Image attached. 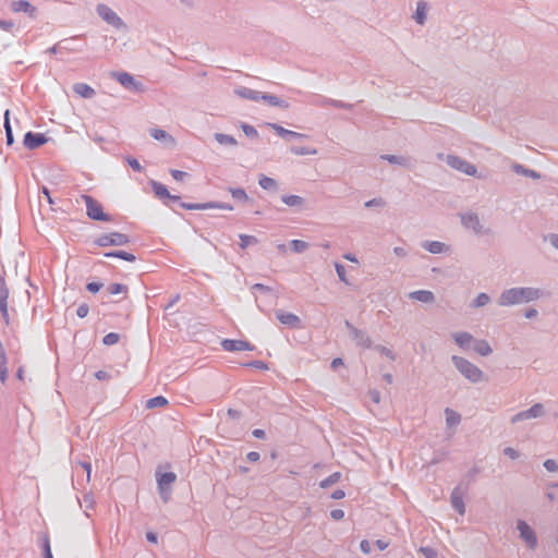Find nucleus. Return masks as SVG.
I'll return each instance as SVG.
<instances>
[{
	"label": "nucleus",
	"instance_id": "1",
	"mask_svg": "<svg viewBox=\"0 0 558 558\" xmlns=\"http://www.w3.org/2000/svg\"><path fill=\"white\" fill-rule=\"evenodd\" d=\"M538 298V291L532 288H514L505 291L500 299L499 304L502 306H509L529 302Z\"/></svg>",
	"mask_w": 558,
	"mask_h": 558
},
{
	"label": "nucleus",
	"instance_id": "2",
	"mask_svg": "<svg viewBox=\"0 0 558 558\" xmlns=\"http://www.w3.org/2000/svg\"><path fill=\"white\" fill-rule=\"evenodd\" d=\"M82 199L85 202L88 218L98 221L111 220L110 216L102 210V206L98 201L89 195H82Z\"/></svg>",
	"mask_w": 558,
	"mask_h": 558
},
{
	"label": "nucleus",
	"instance_id": "3",
	"mask_svg": "<svg viewBox=\"0 0 558 558\" xmlns=\"http://www.w3.org/2000/svg\"><path fill=\"white\" fill-rule=\"evenodd\" d=\"M453 362L457 368L470 380L476 383L482 379V371L469 361L462 357L453 356Z\"/></svg>",
	"mask_w": 558,
	"mask_h": 558
},
{
	"label": "nucleus",
	"instance_id": "4",
	"mask_svg": "<svg viewBox=\"0 0 558 558\" xmlns=\"http://www.w3.org/2000/svg\"><path fill=\"white\" fill-rule=\"evenodd\" d=\"M96 243L99 246L124 245L129 243V238L126 234L120 232H111L100 235L96 240Z\"/></svg>",
	"mask_w": 558,
	"mask_h": 558
},
{
	"label": "nucleus",
	"instance_id": "5",
	"mask_svg": "<svg viewBox=\"0 0 558 558\" xmlns=\"http://www.w3.org/2000/svg\"><path fill=\"white\" fill-rule=\"evenodd\" d=\"M447 161L453 169H457L468 175L476 174V168L473 165L457 156H448Z\"/></svg>",
	"mask_w": 558,
	"mask_h": 558
},
{
	"label": "nucleus",
	"instance_id": "6",
	"mask_svg": "<svg viewBox=\"0 0 558 558\" xmlns=\"http://www.w3.org/2000/svg\"><path fill=\"white\" fill-rule=\"evenodd\" d=\"M97 12L109 24H111V25H113L116 27L123 26L122 20L109 7L104 5V4L98 5Z\"/></svg>",
	"mask_w": 558,
	"mask_h": 558
},
{
	"label": "nucleus",
	"instance_id": "7",
	"mask_svg": "<svg viewBox=\"0 0 558 558\" xmlns=\"http://www.w3.org/2000/svg\"><path fill=\"white\" fill-rule=\"evenodd\" d=\"M221 347L223 350L228 352H234V351H252L253 345L244 340H232V339H225L221 342Z\"/></svg>",
	"mask_w": 558,
	"mask_h": 558
},
{
	"label": "nucleus",
	"instance_id": "8",
	"mask_svg": "<svg viewBox=\"0 0 558 558\" xmlns=\"http://www.w3.org/2000/svg\"><path fill=\"white\" fill-rule=\"evenodd\" d=\"M48 138L41 133L27 132L24 136L23 144L28 149H35L46 144Z\"/></svg>",
	"mask_w": 558,
	"mask_h": 558
},
{
	"label": "nucleus",
	"instance_id": "9",
	"mask_svg": "<svg viewBox=\"0 0 558 558\" xmlns=\"http://www.w3.org/2000/svg\"><path fill=\"white\" fill-rule=\"evenodd\" d=\"M177 480V475L172 472L160 474L157 478L158 487L161 494V497L165 501L169 499V492H166V487L173 484Z\"/></svg>",
	"mask_w": 558,
	"mask_h": 558
},
{
	"label": "nucleus",
	"instance_id": "10",
	"mask_svg": "<svg viewBox=\"0 0 558 558\" xmlns=\"http://www.w3.org/2000/svg\"><path fill=\"white\" fill-rule=\"evenodd\" d=\"M518 530L520 531V536L525 541V543L531 547H535L536 537L532 529L524 522L519 521Z\"/></svg>",
	"mask_w": 558,
	"mask_h": 558
},
{
	"label": "nucleus",
	"instance_id": "11",
	"mask_svg": "<svg viewBox=\"0 0 558 558\" xmlns=\"http://www.w3.org/2000/svg\"><path fill=\"white\" fill-rule=\"evenodd\" d=\"M182 207L183 208H186V209H209V208H218V209H222V210H233V206H231L230 204H226V203H205V204H186V203H183L182 204Z\"/></svg>",
	"mask_w": 558,
	"mask_h": 558
},
{
	"label": "nucleus",
	"instance_id": "12",
	"mask_svg": "<svg viewBox=\"0 0 558 558\" xmlns=\"http://www.w3.org/2000/svg\"><path fill=\"white\" fill-rule=\"evenodd\" d=\"M542 413H543V405L539 403H536L529 410L520 412L515 416H513L512 423H515L519 420H529L532 417H537V416L542 415Z\"/></svg>",
	"mask_w": 558,
	"mask_h": 558
},
{
	"label": "nucleus",
	"instance_id": "13",
	"mask_svg": "<svg viewBox=\"0 0 558 558\" xmlns=\"http://www.w3.org/2000/svg\"><path fill=\"white\" fill-rule=\"evenodd\" d=\"M11 9L15 13L25 12L32 17L36 14V8L25 0L13 1Z\"/></svg>",
	"mask_w": 558,
	"mask_h": 558
},
{
	"label": "nucleus",
	"instance_id": "14",
	"mask_svg": "<svg viewBox=\"0 0 558 558\" xmlns=\"http://www.w3.org/2000/svg\"><path fill=\"white\" fill-rule=\"evenodd\" d=\"M150 184H151V187H153V191H154L155 195L158 198H160V199H175V201L179 199V196L171 195L163 184H161L159 182H156V181H153Z\"/></svg>",
	"mask_w": 558,
	"mask_h": 558
},
{
	"label": "nucleus",
	"instance_id": "15",
	"mask_svg": "<svg viewBox=\"0 0 558 558\" xmlns=\"http://www.w3.org/2000/svg\"><path fill=\"white\" fill-rule=\"evenodd\" d=\"M277 318L280 320L281 324L283 325H289V326H292V327H298L300 326V318L292 314V313H287V312H277Z\"/></svg>",
	"mask_w": 558,
	"mask_h": 558
},
{
	"label": "nucleus",
	"instance_id": "16",
	"mask_svg": "<svg viewBox=\"0 0 558 558\" xmlns=\"http://www.w3.org/2000/svg\"><path fill=\"white\" fill-rule=\"evenodd\" d=\"M73 90L82 98H92L95 95L93 87L85 83H76L73 85Z\"/></svg>",
	"mask_w": 558,
	"mask_h": 558
},
{
	"label": "nucleus",
	"instance_id": "17",
	"mask_svg": "<svg viewBox=\"0 0 558 558\" xmlns=\"http://www.w3.org/2000/svg\"><path fill=\"white\" fill-rule=\"evenodd\" d=\"M462 223L465 228L472 229L475 232L481 231L480 221H478V218L476 215L469 214V215L462 216Z\"/></svg>",
	"mask_w": 558,
	"mask_h": 558
},
{
	"label": "nucleus",
	"instance_id": "18",
	"mask_svg": "<svg viewBox=\"0 0 558 558\" xmlns=\"http://www.w3.org/2000/svg\"><path fill=\"white\" fill-rule=\"evenodd\" d=\"M8 299H9V290L4 286H2L0 288V311L5 320H8V318H9Z\"/></svg>",
	"mask_w": 558,
	"mask_h": 558
},
{
	"label": "nucleus",
	"instance_id": "19",
	"mask_svg": "<svg viewBox=\"0 0 558 558\" xmlns=\"http://www.w3.org/2000/svg\"><path fill=\"white\" fill-rule=\"evenodd\" d=\"M410 298L423 303H429L434 300L433 293L426 290L414 291L410 293Z\"/></svg>",
	"mask_w": 558,
	"mask_h": 558
},
{
	"label": "nucleus",
	"instance_id": "20",
	"mask_svg": "<svg viewBox=\"0 0 558 558\" xmlns=\"http://www.w3.org/2000/svg\"><path fill=\"white\" fill-rule=\"evenodd\" d=\"M235 93L242 97V98H247V99H251V100H259L260 99V93L256 92V90H253V89H248V88H240V89H236Z\"/></svg>",
	"mask_w": 558,
	"mask_h": 558
},
{
	"label": "nucleus",
	"instance_id": "21",
	"mask_svg": "<svg viewBox=\"0 0 558 558\" xmlns=\"http://www.w3.org/2000/svg\"><path fill=\"white\" fill-rule=\"evenodd\" d=\"M474 350H475V352H477L480 355H483V356H486V355L490 354V352H492V348H490L489 343L485 340L477 341L474 344Z\"/></svg>",
	"mask_w": 558,
	"mask_h": 558
},
{
	"label": "nucleus",
	"instance_id": "22",
	"mask_svg": "<svg viewBox=\"0 0 558 558\" xmlns=\"http://www.w3.org/2000/svg\"><path fill=\"white\" fill-rule=\"evenodd\" d=\"M268 125L272 130H275L277 132V134L280 135V136H286V135H291V136H294V137H303L304 136L303 134H300V133L287 130V129L278 125V124L269 123Z\"/></svg>",
	"mask_w": 558,
	"mask_h": 558
},
{
	"label": "nucleus",
	"instance_id": "23",
	"mask_svg": "<svg viewBox=\"0 0 558 558\" xmlns=\"http://www.w3.org/2000/svg\"><path fill=\"white\" fill-rule=\"evenodd\" d=\"M168 404V400L162 397V396H158V397H155V398H151L149 400H147L146 402V407L148 409H154V408H158V407H166Z\"/></svg>",
	"mask_w": 558,
	"mask_h": 558
},
{
	"label": "nucleus",
	"instance_id": "24",
	"mask_svg": "<svg viewBox=\"0 0 558 558\" xmlns=\"http://www.w3.org/2000/svg\"><path fill=\"white\" fill-rule=\"evenodd\" d=\"M426 11H427V5L425 2H418L417 3V8H416V12H415V20L418 24H423L424 21H425V17H426Z\"/></svg>",
	"mask_w": 558,
	"mask_h": 558
},
{
	"label": "nucleus",
	"instance_id": "25",
	"mask_svg": "<svg viewBox=\"0 0 558 558\" xmlns=\"http://www.w3.org/2000/svg\"><path fill=\"white\" fill-rule=\"evenodd\" d=\"M260 99L265 100L266 102H268L269 105L271 106H276V107H282V108H287L288 105L284 104L282 100H280L278 97L276 96H272V95H266V94H262L260 95Z\"/></svg>",
	"mask_w": 558,
	"mask_h": 558
},
{
	"label": "nucleus",
	"instance_id": "26",
	"mask_svg": "<svg viewBox=\"0 0 558 558\" xmlns=\"http://www.w3.org/2000/svg\"><path fill=\"white\" fill-rule=\"evenodd\" d=\"M105 256H107V257H119V258L124 259L126 262H134L135 260V256L133 254L124 252V251L106 253Z\"/></svg>",
	"mask_w": 558,
	"mask_h": 558
},
{
	"label": "nucleus",
	"instance_id": "27",
	"mask_svg": "<svg viewBox=\"0 0 558 558\" xmlns=\"http://www.w3.org/2000/svg\"><path fill=\"white\" fill-rule=\"evenodd\" d=\"M454 340L459 347L464 348L471 342L472 336L468 332H460L454 335Z\"/></svg>",
	"mask_w": 558,
	"mask_h": 558
},
{
	"label": "nucleus",
	"instance_id": "28",
	"mask_svg": "<svg viewBox=\"0 0 558 558\" xmlns=\"http://www.w3.org/2000/svg\"><path fill=\"white\" fill-rule=\"evenodd\" d=\"M340 478H341V473L340 472H335V473H332L331 475H329L328 477H326L325 480H323L320 482V487L327 488L330 485L336 484L337 482H339Z\"/></svg>",
	"mask_w": 558,
	"mask_h": 558
},
{
	"label": "nucleus",
	"instance_id": "29",
	"mask_svg": "<svg viewBox=\"0 0 558 558\" xmlns=\"http://www.w3.org/2000/svg\"><path fill=\"white\" fill-rule=\"evenodd\" d=\"M282 202L288 206H300L303 204V198L298 195L282 196Z\"/></svg>",
	"mask_w": 558,
	"mask_h": 558
},
{
	"label": "nucleus",
	"instance_id": "30",
	"mask_svg": "<svg viewBox=\"0 0 558 558\" xmlns=\"http://www.w3.org/2000/svg\"><path fill=\"white\" fill-rule=\"evenodd\" d=\"M9 113H10L9 110H7L4 113V128H5V133H7V143H8V145H12L13 144V134H12V129H11L10 121H9Z\"/></svg>",
	"mask_w": 558,
	"mask_h": 558
},
{
	"label": "nucleus",
	"instance_id": "31",
	"mask_svg": "<svg viewBox=\"0 0 558 558\" xmlns=\"http://www.w3.org/2000/svg\"><path fill=\"white\" fill-rule=\"evenodd\" d=\"M116 77L123 86H131L134 84V78L129 73H118Z\"/></svg>",
	"mask_w": 558,
	"mask_h": 558
},
{
	"label": "nucleus",
	"instance_id": "32",
	"mask_svg": "<svg viewBox=\"0 0 558 558\" xmlns=\"http://www.w3.org/2000/svg\"><path fill=\"white\" fill-rule=\"evenodd\" d=\"M8 376L7 357L5 353L0 354V380L5 381Z\"/></svg>",
	"mask_w": 558,
	"mask_h": 558
},
{
	"label": "nucleus",
	"instance_id": "33",
	"mask_svg": "<svg viewBox=\"0 0 558 558\" xmlns=\"http://www.w3.org/2000/svg\"><path fill=\"white\" fill-rule=\"evenodd\" d=\"M424 247L430 253L438 254L444 250V244L438 241L428 242L424 245Z\"/></svg>",
	"mask_w": 558,
	"mask_h": 558
},
{
	"label": "nucleus",
	"instance_id": "34",
	"mask_svg": "<svg viewBox=\"0 0 558 558\" xmlns=\"http://www.w3.org/2000/svg\"><path fill=\"white\" fill-rule=\"evenodd\" d=\"M216 140L219 144L222 145H236V141L234 137L227 135V134H216Z\"/></svg>",
	"mask_w": 558,
	"mask_h": 558
},
{
	"label": "nucleus",
	"instance_id": "35",
	"mask_svg": "<svg viewBox=\"0 0 558 558\" xmlns=\"http://www.w3.org/2000/svg\"><path fill=\"white\" fill-rule=\"evenodd\" d=\"M108 291L111 295L126 293L128 287L122 283H112L108 287Z\"/></svg>",
	"mask_w": 558,
	"mask_h": 558
},
{
	"label": "nucleus",
	"instance_id": "36",
	"mask_svg": "<svg viewBox=\"0 0 558 558\" xmlns=\"http://www.w3.org/2000/svg\"><path fill=\"white\" fill-rule=\"evenodd\" d=\"M258 183L264 190H270L276 186V181L266 175H260Z\"/></svg>",
	"mask_w": 558,
	"mask_h": 558
},
{
	"label": "nucleus",
	"instance_id": "37",
	"mask_svg": "<svg viewBox=\"0 0 558 558\" xmlns=\"http://www.w3.org/2000/svg\"><path fill=\"white\" fill-rule=\"evenodd\" d=\"M229 192L231 193L232 197L239 201L246 202L248 199V196L246 192L243 189H229Z\"/></svg>",
	"mask_w": 558,
	"mask_h": 558
},
{
	"label": "nucleus",
	"instance_id": "38",
	"mask_svg": "<svg viewBox=\"0 0 558 558\" xmlns=\"http://www.w3.org/2000/svg\"><path fill=\"white\" fill-rule=\"evenodd\" d=\"M452 505H453L454 509H457L459 511L460 514L464 513L465 509H464L463 500L456 493L452 494Z\"/></svg>",
	"mask_w": 558,
	"mask_h": 558
},
{
	"label": "nucleus",
	"instance_id": "39",
	"mask_svg": "<svg viewBox=\"0 0 558 558\" xmlns=\"http://www.w3.org/2000/svg\"><path fill=\"white\" fill-rule=\"evenodd\" d=\"M119 340H120V336L118 333L109 332L108 335H106L104 337L102 342L106 345H113V344L118 343Z\"/></svg>",
	"mask_w": 558,
	"mask_h": 558
},
{
	"label": "nucleus",
	"instance_id": "40",
	"mask_svg": "<svg viewBox=\"0 0 558 558\" xmlns=\"http://www.w3.org/2000/svg\"><path fill=\"white\" fill-rule=\"evenodd\" d=\"M240 245L242 248H245L247 247L251 243H254L256 242V239L252 235H247V234H241L240 235Z\"/></svg>",
	"mask_w": 558,
	"mask_h": 558
},
{
	"label": "nucleus",
	"instance_id": "41",
	"mask_svg": "<svg viewBox=\"0 0 558 558\" xmlns=\"http://www.w3.org/2000/svg\"><path fill=\"white\" fill-rule=\"evenodd\" d=\"M291 151L295 155H315L317 153L316 149L314 148H305V147H300V148H292Z\"/></svg>",
	"mask_w": 558,
	"mask_h": 558
},
{
	"label": "nucleus",
	"instance_id": "42",
	"mask_svg": "<svg viewBox=\"0 0 558 558\" xmlns=\"http://www.w3.org/2000/svg\"><path fill=\"white\" fill-rule=\"evenodd\" d=\"M446 414H447V422L450 425L457 424L459 422V420H460V416L456 412H453L452 410L447 409L446 410Z\"/></svg>",
	"mask_w": 558,
	"mask_h": 558
},
{
	"label": "nucleus",
	"instance_id": "43",
	"mask_svg": "<svg viewBox=\"0 0 558 558\" xmlns=\"http://www.w3.org/2000/svg\"><path fill=\"white\" fill-rule=\"evenodd\" d=\"M241 129H242V131L244 132V134L246 136H251V137H256L257 136V131L252 125L242 123L241 124Z\"/></svg>",
	"mask_w": 558,
	"mask_h": 558
},
{
	"label": "nucleus",
	"instance_id": "44",
	"mask_svg": "<svg viewBox=\"0 0 558 558\" xmlns=\"http://www.w3.org/2000/svg\"><path fill=\"white\" fill-rule=\"evenodd\" d=\"M291 245L293 250L298 253L304 251L307 247V243L301 240H293L291 241Z\"/></svg>",
	"mask_w": 558,
	"mask_h": 558
},
{
	"label": "nucleus",
	"instance_id": "45",
	"mask_svg": "<svg viewBox=\"0 0 558 558\" xmlns=\"http://www.w3.org/2000/svg\"><path fill=\"white\" fill-rule=\"evenodd\" d=\"M488 301H489L488 295H487V294H485V293H481V294L475 299V301H474V305H475V306H477V307H478V306H483V305L487 304V303H488Z\"/></svg>",
	"mask_w": 558,
	"mask_h": 558
},
{
	"label": "nucleus",
	"instance_id": "46",
	"mask_svg": "<svg viewBox=\"0 0 558 558\" xmlns=\"http://www.w3.org/2000/svg\"><path fill=\"white\" fill-rule=\"evenodd\" d=\"M150 135L155 140H165L166 137H168V134L163 130H159V129H153L150 131Z\"/></svg>",
	"mask_w": 558,
	"mask_h": 558
},
{
	"label": "nucleus",
	"instance_id": "47",
	"mask_svg": "<svg viewBox=\"0 0 558 558\" xmlns=\"http://www.w3.org/2000/svg\"><path fill=\"white\" fill-rule=\"evenodd\" d=\"M170 173L173 177V179L177 181H183L187 177L186 172L180 171V170H174V169L171 170Z\"/></svg>",
	"mask_w": 558,
	"mask_h": 558
},
{
	"label": "nucleus",
	"instance_id": "48",
	"mask_svg": "<svg viewBox=\"0 0 558 558\" xmlns=\"http://www.w3.org/2000/svg\"><path fill=\"white\" fill-rule=\"evenodd\" d=\"M88 312H89L88 305L87 304H82V305L78 306V308L76 311V314H77L78 317L84 318V317L87 316Z\"/></svg>",
	"mask_w": 558,
	"mask_h": 558
},
{
	"label": "nucleus",
	"instance_id": "49",
	"mask_svg": "<svg viewBox=\"0 0 558 558\" xmlns=\"http://www.w3.org/2000/svg\"><path fill=\"white\" fill-rule=\"evenodd\" d=\"M43 547H44L45 558H52V554H51V549H50V543H49V538L48 537L45 538Z\"/></svg>",
	"mask_w": 558,
	"mask_h": 558
},
{
	"label": "nucleus",
	"instance_id": "50",
	"mask_svg": "<svg viewBox=\"0 0 558 558\" xmlns=\"http://www.w3.org/2000/svg\"><path fill=\"white\" fill-rule=\"evenodd\" d=\"M421 551L424 554L426 558H437V553L428 547H422Z\"/></svg>",
	"mask_w": 558,
	"mask_h": 558
},
{
	"label": "nucleus",
	"instance_id": "51",
	"mask_svg": "<svg viewBox=\"0 0 558 558\" xmlns=\"http://www.w3.org/2000/svg\"><path fill=\"white\" fill-rule=\"evenodd\" d=\"M80 465L83 468L84 471H86V478L87 482H89L92 475V464L89 462H80Z\"/></svg>",
	"mask_w": 558,
	"mask_h": 558
},
{
	"label": "nucleus",
	"instance_id": "52",
	"mask_svg": "<svg viewBox=\"0 0 558 558\" xmlns=\"http://www.w3.org/2000/svg\"><path fill=\"white\" fill-rule=\"evenodd\" d=\"M336 270H337V274H338L340 280H342L343 282H347L344 267L340 264H336Z\"/></svg>",
	"mask_w": 558,
	"mask_h": 558
},
{
	"label": "nucleus",
	"instance_id": "53",
	"mask_svg": "<svg viewBox=\"0 0 558 558\" xmlns=\"http://www.w3.org/2000/svg\"><path fill=\"white\" fill-rule=\"evenodd\" d=\"M330 515L333 520H341L344 517V511L341 509H335L330 512Z\"/></svg>",
	"mask_w": 558,
	"mask_h": 558
},
{
	"label": "nucleus",
	"instance_id": "54",
	"mask_svg": "<svg viewBox=\"0 0 558 558\" xmlns=\"http://www.w3.org/2000/svg\"><path fill=\"white\" fill-rule=\"evenodd\" d=\"M86 288L89 292L96 293L100 290L101 284L97 282H89Z\"/></svg>",
	"mask_w": 558,
	"mask_h": 558
},
{
	"label": "nucleus",
	"instance_id": "55",
	"mask_svg": "<svg viewBox=\"0 0 558 558\" xmlns=\"http://www.w3.org/2000/svg\"><path fill=\"white\" fill-rule=\"evenodd\" d=\"M128 163L135 170V171H142V166L140 162L134 158H128Z\"/></svg>",
	"mask_w": 558,
	"mask_h": 558
},
{
	"label": "nucleus",
	"instance_id": "56",
	"mask_svg": "<svg viewBox=\"0 0 558 558\" xmlns=\"http://www.w3.org/2000/svg\"><path fill=\"white\" fill-rule=\"evenodd\" d=\"M544 466L551 472L558 469L557 463L554 460H546Z\"/></svg>",
	"mask_w": 558,
	"mask_h": 558
},
{
	"label": "nucleus",
	"instance_id": "57",
	"mask_svg": "<svg viewBox=\"0 0 558 558\" xmlns=\"http://www.w3.org/2000/svg\"><path fill=\"white\" fill-rule=\"evenodd\" d=\"M360 546H361V550L364 554L371 553V543L368 541H366V539L362 541Z\"/></svg>",
	"mask_w": 558,
	"mask_h": 558
},
{
	"label": "nucleus",
	"instance_id": "58",
	"mask_svg": "<svg viewBox=\"0 0 558 558\" xmlns=\"http://www.w3.org/2000/svg\"><path fill=\"white\" fill-rule=\"evenodd\" d=\"M505 454L508 456L510 459H515L518 458V452L513 449V448H506L504 450Z\"/></svg>",
	"mask_w": 558,
	"mask_h": 558
},
{
	"label": "nucleus",
	"instance_id": "59",
	"mask_svg": "<svg viewBox=\"0 0 558 558\" xmlns=\"http://www.w3.org/2000/svg\"><path fill=\"white\" fill-rule=\"evenodd\" d=\"M246 458L250 462H256L259 460V453L256 451H251L247 453Z\"/></svg>",
	"mask_w": 558,
	"mask_h": 558
},
{
	"label": "nucleus",
	"instance_id": "60",
	"mask_svg": "<svg viewBox=\"0 0 558 558\" xmlns=\"http://www.w3.org/2000/svg\"><path fill=\"white\" fill-rule=\"evenodd\" d=\"M13 27V23L9 21H0V28L10 31Z\"/></svg>",
	"mask_w": 558,
	"mask_h": 558
},
{
	"label": "nucleus",
	"instance_id": "61",
	"mask_svg": "<svg viewBox=\"0 0 558 558\" xmlns=\"http://www.w3.org/2000/svg\"><path fill=\"white\" fill-rule=\"evenodd\" d=\"M344 496H345V493L342 489H337L331 495V497L333 499H342Z\"/></svg>",
	"mask_w": 558,
	"mask_h": 558
},
{
	"label": "nucleus",
	"instance_id": "62",
	"mask_svg": "<svg viewBox=\"0 0 558 558\" xmlns=\"http://www.w3.org/2000/svg\"><path fill=\"white\" fill-rule=\"evenodd\" d=\"M95 376H96L97 379H100V380L107 379L109 377L108 374L106 372H104V371L97 372L95 374Z\"/></svg>",
	"mask_w": 558,
	"mask_h": 558
},
{
	"label": "nucleus",
	"instance_id": "63",
	"mask_svg": "<svg viewBox=\"0 0 558 558\" xmlns=\"http://www.w3.org/2000/svg\"><path fill=\"white\" fill-rule=\"evenodd\" d=\"M376 545H377V547H378L380 550H384V549H386V548L388 547V545H389V544H388L387 542H384V541H381V539H378V541L376 542Z\"/></svg>",
	"mask_w": 558,
	"mask_h": 558
},
{
	"label": "nucleus",
	"instance_id": "64",
	"mask_svg": "<svg viewBox=\"0 0 558 558\" xmlns=\"http://www.w3.org/2000/svg\"><path fill=\"white\" fill-rule=\"evenodd\" d=\"M550 242H551V244H553L556 248H558V235H557V234H555V235H551V236H550Z\"/></svg>",
	"mask_w": 558,
	"mask_h": 558
}]
</instances>
